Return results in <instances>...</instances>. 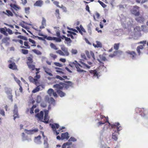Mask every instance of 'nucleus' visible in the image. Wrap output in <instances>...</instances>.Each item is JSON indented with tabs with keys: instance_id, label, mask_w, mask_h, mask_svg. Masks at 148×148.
<instances>
[{
	"instance_id": "1",
	"label": "nucleus",
	"mask_w": 148,
	"mask_h": 148,
	"mask_svg": "<svg viewBox=\"0 0 148 148\" xmlns=\"http://www.w3.org/2000/svg\"><path fill=\"white\" fill-rule=\"evenodd\" d=\"M122 25L125 27L127 26H132L133 23V20L131 18H127L123 15L121 14L120 16Z\"/></svg>"
},
{
	"instance_id": "2",
	"label": "nucleus",
	"mask_w": 148,
	"mask_h": 148,
	"mask_svg": "<svg viewBox=\"0 0 148 148\" xmlns=\"http://www.w3.org/2000/svg\"><path fill=\"white\" fill-rule=\"evenodd\" d=\"M129 57L133 60H136L137 58L138 55L136 53L133 51H127L126 52Z\"/></svg>"
},
{
	"instance_id": "3",
	"label": "nucleus",
	"mask_w": 148,
	"mask_h": 148,
	"mask_svg": "<svg viewBox=\"0 0 148 148\" xmlns=\"http://www.w3.org/2000/svg\"><path fill=\"white\" fill-rule=\"evenodd\" d=\"M44 115V113L43 111H41L40 113H38L36 114L35 116L37 118H38L39 120H40L43 122H45L46 123H48V121L45 120V121H42L43 119Z\"/></svg>"
},
{
	"instance_id": "4",
	"label": "nucleus",
	"mask_w": 148,
	"mask_h": 148,
	"mask_svg": "<svg viewBox=\"0 0 148 148\" xmlns=\"http://www.w3.org/2000/svg\"><path fill=\"white\" fill-rule=\"evenodd\" d=\"M139 8L137 6H134L131 11L132 13L135 16H138L140 14Z\"/></svg>"
},
{
	"instance_id": "5",
	"label": "nucleus",
	"mask_w": 148,
	"mask_h": 148,
	"mask_svg": "<svg viewBox=\"0 0 148 148\" xmlns=\"http://www.w3.org/2000/svg\"><path fill=\"white\" fill-rule=\"evenodd\" d=\"M59 125L55 123L51 125V127L53 129L54 133H56V135H58L59 134V132H58L56 130V129H58L59 127Z\"/></svg>"
},
{
	"instance_id": "6",
	"label": "nucleus",
	"mask_w": 148,
	"mask_h": 148,
	"mask_svg": "<svg viewBox=\"0 0 148 148\" xmlns=\"http://www.w3.org/2000/svg\"><path fill=\"white\" fill-rule=\"evenodd\" d=\"M38 131V129L36 128L32 130H28L26 129H25V132L26 133L28 134H32Z\"/></svg>"
},
{
	"instance_id": "7",
	"label": "nucleus",
	"mask_w": 148,
	"mask_h": 148,
	"mask_svg": "<svg viewBox=\"0 0 148 148\" xmlns=\"http://www.w3.org/2000/svg\"><path fill=\"white\" fill-rule=\"evenodd\" d=\"M64 82L61 83V84L63 85V87H64L66 89H68L73 85L72 82L71 81H66Z\"/></svg>"
},
{
	"instance_id": "8",
	"label": "nucleus",
	"mask_w": 148,
	"mask_h": 148,
	"mask_svg": "<svg viewBox=\"0 0 148 148\" xmlns=\"http://www.w3.org/2000/svg\"><path fill=\"white\" fill-rule=\"evenodd\" d=\"M13 113L14 119L15 120L16 118H18V107L16 104L14 105Z\"/></svg>"
},
{
	"instance_id": "9",
	"label": "nucleus",
	"mask_w": 148,
	"mask_h": 148,
	"mask_svg": "<svg viewBox=\"0 0 148 148\" xmlns=\"http://www.w3.org/2000/svg\"><path fill=\"white\" fill-rule=\"evenodd\" d=\"M89 72L90 73L93 75V78L97 77V79L98 78L99 74L98 73V71H97L96 70H91Z\"/></svg>"
},
{
	"instance_id": "10",
	"label": "nucleus",
	"mask_w": 148,
	"mask_h": 148,
	"mask_svg": "<svg viewBox=\"0 0 148 148\" xmlns=\"http://www.w3.org/2000/svg\"><path fill=\"white\" fill-rule=\"evenodd\" d=\"M8 32L9 33V29H7L6 27H4V28H0V32L5 36L8 35V34L6 32Z\"/></svg>"
},
{
	"instance_id": "11",
	"label": "nucleus",
	"mask_w": 148,
	"mask_h": 148,
	"mask_svg": "<svg viewBox=\"0 0 148 148\" xmlns=\"http://www.w3.org/2000/svg\"><path fill=\"white\" fill-rule=\"evenodd\" d=\"M61 49L64 53L65 56H69V53L68 51V48H67L63 46L61 47Z\"/></svg>"
},
{
	"instance_id": "12",
	"label": "nucleus",
	"mask_w": 148,
	"mask_h": 148,
	"mask_svg": "<svg viewBox=\"0 0 148 148\" xmlns=\"http://www.w3.org/2000/svg\"><path fill=\"white\" fill-rule=\"evenodd\" d=\"M45 101L47 100L49 103L50 104H52L54 105L55 104V100L52 97H51L49 98L48 96H46L45 99Z\"/></svg>"
},
{
	"instance_id": "13",
	"label": "nucleus",
	"mask_w": 148,
	"mask_h": 148,
	"mask_svg": "<svg viewBox=\"0 0 148 148\" xmlns=\"http://www.w3.org/2000/svg\"><path fill=\"white\" fill-rule=\"evenodd\" d=\"M144 45H140L138 46L136 49V51L138 53V56H140L142 54L141 51L143 50L144 48Z\"/></svg>"
},
{
	"instance_id": "14",
	"label": "nucleus",
	"mask_w": 148,
	"mask_h": 148,
	"mask_svg": "<svg viewBox=\"0 0 148 148\" xmlns=\"http://www.w3.org/2000/svg\"><path fill=\"white\" fill-rule=\"evenodd\" d=\"M10 69L13 70H18L16 65L14 62H12L10 60Z\"/></svg>"
},
{
	"instance_id": "15",
	"label": "nucleus",
	"mask_w": 148,
	"mask_h": 148,
	"mask_svg": "<svg viewBox=\"0 0 148 148\" xmlns=\"http://www.w3.org/2000/svg\"><path fill=\"white\" fill-rule=\"evenodd\" d=\"M43 1L41 0H38L36 1L35 3L34 4V5L38 7H41L43 4Z\"/></svg>"
},
{
	"instance_id": "16",
	"label": "nucleus",
	"mask_w": 148,
	"mask_h": 148,
	"mask_svg": "<svg viewBox=\"0 0 148 148\" xmlns=\"http://www.w3.org/2000/svg\"><path fill=\"white\" fill-rule=\"evenodd\" d=\"M42 68L43 69L45 72L47 74H48L50 76H53V74L50 72L51 71V70L50 69L44 66H43Z\"/></svg>"
},
{
	"instance_id": "17",
	"label": "nucleus",
	"mask_w": 148,
	"mask_h": 148,
	"mask_svg": "<svg viewBox=\"0 0 148 148\" xmlns=\"http://www.w3.org/2000/svg\"><path fill=\"white\" fill-rule=\"evenodd\" d=\"M69 137V134L68 132H65L64 133H62L61 136V138L62 140L66 139L68 140Z\"/></svg>"
},
{
	"instance_id": "18",
	"label": "nucleus",
	"mask_w": 148,
	"mask_h": 148,
	"mask_svg": "<svg viewBox=\"0 0 148 148\" xmlns=\"http://www.w3.org/2000/svg\"><path fill=\"white\" fill-rule=\"evenodd\" d=\"M145 27V26L143 25H141V28L139 26H136L134 28V30L135 32H136L137 31L138 32H139L143 30L144 27Z\"/></svg>"
},
{
	"instance_id": "19",
	"label": "nucleus",
	"mask_w": 148,
	"mask_h": 148,
	"mask_svg": "<svg viewBox=\"0 0 148 148\" xmlns=\"http://www.w3.org/2000/svg\"><path fill=\"white\" fill-rule=\"evenodd\" d=\"M135 19L138 22L140 23H143L145 20L144 18L142 16L137 17Z\"/></svg>"
},
{
	"instance_id": "20",
	"label": "nucleus",
	"mask_w": 148,
	"mask_h": 148,
	"mask_svg": "<svg viewBox=\"0 0 148 148\" xmlns=\"http://www.w3.org/2000/svg\"><path fill=\"white\" fill-rule=\"evenodd\" d=\"M40 138L41 136L40 135H38L37 137H35L34 138V142L37 144H40L41 143V142L40 141Z\"/></svg>"
},
{
	"instance_id": "21",
	"label": "nucleus",
	"mask_w": 148,
	"mask_h": 148,
	"mask_svg": "<svg viewBox=\"0 0 148 148\" xmlns=\"http://www.w3.org/2000/svg\"><path fill=\"white\" fill-rule=\"evenodd\" d=\"M22 140L23 141L26 140L28 142H29L31 141V139L30 138H27V136H25V134L24 133H22Z\"/></svg>"
},
{
	"instance_id": "22",
	"label": "nucleus",
	"mask_w": 148,
	"mask_h": 148,
	"mask_svg": "<svg viewBox=\"0 0 148 148\" xmlns=\"http://www.w3.org/2000/svg\"><path fill=\"white\" fill-rule=\"evenodd\" d=\"M62 82H60L59 84H56L53 86V88H56L58 89H62L63 88V85L61 84Z\"/></svg>"
},
{
	"instance_id": "23",
	"label": "nucleus",
	"mask_w": 148,
	"mask_h": 148,
	"mask_svg": "<svg viewBox=\"0 0 148 148\" xmlns=\"http://www.w3.org/2000/svg\"><path fill=\"white\" fill-rule=\"evenodd\" d=\"M56 90L57 93L60 95L61 97H62L65 96L66 94L64 92H62V91L60 90Z\"/></svg>"
},
{
	"instance_id": "24",
	"label": "nucleus",
	"mask_w": 148,
	"mask_h": 148,
	"mask_svg": "<svg viewBox=\"0 0 148 148\" xmlns=\"http://www.w3.org/2000/svg\"><path fill=\"white\" fill-rule=\"evenodd\" d=\"M29 79L30 82L33 83L34 82L35 84L37 85L36 84L38 83V80L37 79L34 78L32 76H30L29 77Z\"/></svg>"
},
{
	"instance_id": "25",
	"label": "nucleus",
	"mask_w": 148,
	"mask_h": 148,
	"mask_svg": "<svg viewBox=\"0 0 148 148\" xmlns=\"http://www.w3.org/2000/svg\"><path fill=\"white\" fill-rule=\"evenodd\" d=\"M122 53V52L120 51H115L114 52V53L113 54H110L109 55V57L113 58L117 54L119 53L120 54H121Z\"/></svg>"
},
{
	"instance_id": "26",
	"label": "nucleus",
	"mask_w": 148,
	"mask_h": 148,
	"mask_svg": "<svg viewBox=\"0 0 148 148\" xmlns=\"http://www.w3.org/2000/svg\"><path fill=\"white\" fill-rule=\"evenodd\" d=\"M143 110L144 112L141 115L145 118H148V113L147 114V113L148 112V110H144V108H143Z\"/></svg>"
},
{
	"instance_id": "27",
	"label": "nucleus",
	"mask_w": 148,
	"mask_h": 148,
	"mask_svg": "<svg viewBox=\"0 0 148 148\" xmlns=\"http://www.w3.org/2000/svg\"><path fill=\"white\" fill-rule=\"evenodd\" d=\"M32 63L29 62H27V65L29 69H31L32 70H34L35 69V66L34 65L32 64Z\"/></svg>"
},
{
	"instance_id": "28",
	"label": "nucleus",
	"mask_w": 148,
	"mask_h": 148,
	"mask_svg": "<svg viewBox=\"0 0 148 148\" xmlns=\"http://www.w3.org/2000/svg\"><path fill=\"white\" fill-rule=\"evenodd\" d=\"M75 67L77 69V71L79 73L86 72V71L81 69L80 67L78 66V65H75Z\"/></svg>"
},
{
	"instance_id": "29",
	"label": "nucleus",
	"mask_w": 148,
	"mask_h": 148,
	"mask_svg": "<svg viewBox=\"0 0 148 148\" xmlns=\"http://www.w3.org/2000/svg\"><path fill=\"white\" fill-rule=\"evenodd\" d=\"M99 56L101 60L104 61H108V60L106 58L104 54L99 55Z\"/></svg>"
},
{
	"instance_id": "30",
	"label": "nucleus",
	"mask_w": 148,
	"mask_h": 148,
	"mask_svg": "<svg viewBox=\"0 0 148 148\" xmlns=\"http://www.w3.org/2000/svg\"><path fill=\"white\" fill-rule=\"evenodd\" d=\"M9 40V38L6 37L3 39L2 41L3 43H5L6 45H8V41Z\"/></svg>"
},
{
	"instance_id": "31",
	"label": "nucleus",
	"mask_w": 148,
	"mask_h": 148,
	"mask_svg": "<svg viewBox=\"0 0 148 148\" xmlns=\"http://www.w3.org/2000/svg\"><path fill=\"white\" fill-rule=\"evenodd\" d=\"M10 6L12 8H14L16 10H17V9H20V8L19 7H18L17 5L15 4H10Z\"/></svg>"
},
{
	"instance_id": "32",
	"label": "nucleus",
	"mask_w": 148,
	"mask_h": 148,
	"mask_svg": "<svg viewBox=\"0 0 148 148\" xmlns=\"http://www.w3.org/2000/svg\"><path fill=\"white\" fill-rule=\"evenodd\" d=\"M59 37V38H58L56 37H53V40H55L56 42H60L61 41V38H62V39H63V38H62L61 36H60V37Z\"/></svg>"
},
{
	"instance_id": "33",
	"label": "nucleus",
	"mask_w": 148,
	"mask_h": 148,
	"mask_svg": "<svg viewBox=\"0 0 148 148\" xmlns=\"http://www.w3.org/2000/svg\"><path fill=\"white\" fill-rule=\"evenodd\" d=\"M53 3L56 5L57 7H59L60 8H62L63 9H65L66 10V8L65 7H64L63 5H62V7H60V6H59L58 5L59 4V2L57 1H54L53 2Z\"/></svg>"
},
{
	"instance_id": "34",
	"label": "nucleus",
	"mask_w": 148,
	"mask_h": 148,
	"mask_svg": "<svg viewBox=\"0 0 148 148\" xmlns=\"http://www.w3.org/2000/svg\"><path fill=\"white\" fill-rule=\"evenodd\" d=\"M32 51L38 55H41L42 54L41 52L38 50L34 49H33Z\"/></svg>"
},
{
	"instance_id": "35",
	"label": "nucleus",
	"mask_w": 148,
	"mask_h": 148,
	"mask_svg": "<svg viewBox=\"0 0 148 148\" xmlns=\"http://www.w3.org/2000/svg\"><path fill=\"white\" fill-rule=\"evenodd\" d=\"M56 53L59 54L61 56H65L64 55V53L62 50H59L56 51Z\"/></svg>"
},
{
	"instance_id": "36",
	"label": "nucleus",
	"mask_w": 148,
	"mask_h": 148,
	"mask_svg": "<svg viewBox=\"0 0 148 148\" xmlns=\"http://www.w3.org/2000/svg\"><path fill=\"white\" fill-rule=\"evenodd\" d=\"M54 90L52 88L49 89L47 91V93L50 96H51Z\"/></svg>"
},
{
	"instance_id": "37",
	"label": "nucleus",
	"mask_w": 148,
	"mask_h": 148,
	"mask_svg": "<svg viewBox=\"0 0 148 148\" xmlns=\"http://www.w3.org/2000/svg\"><path fill=\"white\" fill-rule=\"evenodd\" d=\"M119 43H115L114 45V48L115 50H117L119 48Z\"/></svg>"
},
{
	"instance_id": "38",
	"label": "nucleus",
	"mask_w": 148,
	"mask_h": 148,
	"mask_svg": "<svg viewBox=\"0 0 148 148\" xmlns=\"http://www.w3.org/2000/svg\"><path fill=\"white\" fill-rule=\"evenodd\" d=\"M40 88V86H37L36 88L34 89L32 91V92L34 93L36 92H37L38 91Z\"/></svg>"
},
{
	"instance_id": "39",
	"label": "nucleus",
	"mask_w": 148,
	"mask_h": 148,
	"mask_svg": "<svg viewBox=\"0 0 148 148\" xmlns=\"http://www.w3.org/2000/svg\"><path fill=\"white\" fill-rule=\"evenodd\" d=\"M51 47L55 50H57L58 49V48H57L56 45L53 43H51L50 44Z\"/></svg>"
},
{
	"instance_id": "40",
	"label": "nucleus",
	"mask_w": 148,
	"mask_h": 148,
	"mask_svg": "<svg viewBox=\"0 0 148 148\" xmlns=\"http://www.w3.org/2000/svg\"><path fill=\"white\" fill-rule=\"evenodd\" d=\"M18 38L25 40H27V37L21 35L18 36Z\"/></svg>"
},
{
	"instance_id": "41",
	"label": "nucleus",
	"mask_w": 148,
	"mask_h": 148,
	"mask_svg": "<svg viewBox=\"0 0 148 148\" xmlns=\"http://www.w3.org/2000/svg\"><path fill=\"white\" fill-rule=\"evenodd\" d=\"M42 25L46 26V20L44 17H42V21L41 23Z\"/></svg>"
},
{
	"instance_id": "42",
	"label": "nucleus",
	"mask_w": 148,
	"mask_h": 148,
	"mask_svg": "<svg viewBox=\"0 0 148 148\" xmlns=\"http://www.w3.org/2000/svg\"><path fill=\"white\" fill-rule=\"evenodd\" d=\"M71 53L72 54H76L77 53V51L76 49H72L71 50Z\"/></svg>"
},
{
	"instance_id": "43",
	"label": "nucleus",
	"mask_w": 148,
	"mask_h": 148,
	"mask_svg": "<svg viewBox=\"0 0 148 148\" xmlns=\"http://www.w3.org/2000/svg\"><path fill=\"white\" fill-rule=\"evenodd\" d=\"M41 100V97L40 96H38L37 97L36 99V102L37 103H40Z\"/></svg>"
},
{
	"instance_id": "44",
	"label": "nucleus",
	"mask_w": 148,
	"mask_h": 148,
	"mask_svg": "<svg viewBox=\"0 0 148 148\" xmlns=\"http://www.w3.org/2000/svg\"><path fill=\"white\" fill-rule=\"evenodd\" d=\"M21 51L22 53L24 54H28V51L27 50L25 49H22Z\"/></svg>"
},
{
	"instance_id": "45",
	"label": "nucleus",
	"mask_w": 148,
	"mask_h": 148,
	"mask_svg": "<svg viewBox=\"0 0 148 148\" xmlns=\"http://www.w3.org/2000/svg\"><path fill=\"white\" fill-rule=\"evenodd\" d=\"M98 2L103 7V8H105L106 6V5L103 2L99 0L98 1Z\"/></svg>"
},
{
	"instance_id": "46",
	"label": "nucleus",
	"mask_w": 148,
	"mask_h": 148,
	"mask_svg": "<svg viewBox=\"0 0 148 148\" xmlns=\"http://www.w3.org/2000/svg\"><path fill=\"white\" fill-rule=\"evenodd\" d=\"M97 45V47H101L102 44L101 42L98 41H96Z\"/></svg>"
},
{
	"instance_id": "47",
	"label": "nucleus",
	"mask_w": 148,
	"mask_h": 148,
	"mask_svg": "<svg viewBox=\"0 0 148 148\" xmlns=\"http://www.w3.org/2000/svg\"><path fill=\"white\" fill-rule=\"evenodd\" d=\"M77 141V139H75V138L73 137H71L69 139V140L68 142H70V141H72L73 142H75Z\"/></svg>"
},
{
	"instance_id": "48",
	"label": "nucleus",
	"mask_w": 148,
	"mask_h": 148,
	"mask_svg": "<svg viewBox=\"0 0 148 148\" xmlns=\"http://www.w3.org/2000/svg\"><path fill=\"white\" fill-rule=\"evenodd\" d=\"M80 62L83 64L84 66H85L86 67L87 69H89L90 68V66H89L88 65H87V64H86L85 63H84L83 62H82V61H80Z\"/></svg>"
},
{
	"instance_id": "49",
	"label": "nucleus",
	"mask_w": 148,
	"mask_h": 148,
	"mask_svg": "<svg viewBox=\"0 0 148 148\" xmlns=\"http://www.w3.org/2000/svg\"><path fill=\"white\" fill-rule=\"evenodd\" d=\"M54 64L56 66L60 67H61L62 66V64H60L58 62H55L54 63Z\"/></svg>"
},
{
	"instance_id": "50",
	"label": "nucleus",
	"mask_w": 148,
	"mask_h": 148,
	"mask_svg": "<svg viewBox=\"0 0 148 148\" xmlns=\"http://www.w3.org/2000/svg\"><path fill=\"white\" fill-rule=\"evenodd\" d=\"M112 138L114 139L115 141H116L118 139V137L114 133L112 134Z\"/></svg>"
},
{
	"instance_id": "51",
	"label": "nucleus",
	"mask_w": 148,
	"mask_h": 148,
	"mask_svg": "<svg viewBox=\"0 0 148 148\" xmlns=\"http://www.w3.org/2000/svg\"><path fill=\"white\" fill-rule=\"evenodd\" d=\"M30 10V8L29 7H27L25 8V12L27 14H29V10Z\"/></svg>"
},
{
	"instance_id": "52",
	"label": "nucleus",
	"mask_w": 148,
	"mask_h": 148,
	"mask_svg": "<svg viewBox=\"0 0 148 148\" xmlns=\"http://www.w3.org/2000/svg\"><path fill=\"white\" fill-rule=\"evenodd\" d=\"M86 54L87 56V57L89 58H90V53L89 51H85Z\"/></svg>"
},
{
	"instance_id": "53",
	"label": "nucleus",
	"mask_w": 148,
	"mask_h": 148,
	"mask_svg": "<svg viewBox=\"0 0 148 148\" xmlns=\"http://www.w3.org/2000/svg\"><path fill=\"white\" fill-rule=\"evenodd\" d=\"M28 42L27 41H25L24 42V45L27 47V48L29 49L30 48V47L28 45Z\"/></svg>"
},
{
	"instance_id": "54",
	"label": "nucleus",
	"mask_w": 148,
	"mask_h": 148,
	"mask_svg": "<svg viewBox=\"0 0 148 148\" xmlns=\"http://www.w3.org/2000/svg\"><path fill=\"white\" fill-rule=\"evenodd\" d=\"M50 56L54 59L56 58L57 57V56L56 55L54 54L53 53H50Z\"/></svg>"
},
{
	"instance_id": "55",
	"label": "nucleus",
	"mask_w": 148,
	"mask_h": 148,
	"mask_svg": "<svg viewBox=\"0 0 148 148\" xmlns=\"http://www.w3.org/2000/svg\"><path fill=\"white\" fill-rule=\"evenodd\" d=\"M44 144L45 146L46 147H48V144L47 142V140H44Z\"/></svg>"
},
{
	"instance_id": "56",
	"label": "nucleus",
	"mask_w": 148,
	"mask_h": 148,
	"mask_svg": "<svg viewBox=\"0 0 148 148\" xmlns=\"http://www.w3.org/2000/svg\"><path fill=\"white\" fill-rule=\"evenodd\" d=\"M65 40L66 41L69 42L70 43H71L72 41L71 39L70 38L68 37H66L65 38Z\"/></svg>"
},
{
	"instance_id": "57",
	"label": "nucleus",
	"mask_w": 148,
	"mask_h": 148,
	"mask_svg": "<svg viewBox=\"0 0 148 148\" xmlns=\"http://www.w3.org/2000/svg\"><path fill=\"white\" fill-rule=\"evenodd\" d=\"M56 36L58 37H60V31L59 29H57L56 30Z\"/></svg>"
},
{
	"instance_id": "58",
	"label": "nucleus",
	"mask_w": 148,
	"mask_h": 148,
	"mask_svg": "<svg viewBox=\"0 0 148 148\" xmlns=\"http://www.w3.org/2000/svg\"><path fill=\"white\" fill-rule=\"evenodd\" d=\"M6 13L4 11H3L2 12V13L3 14H5L6 15H7L8 16H9V10H6Z\"/></svg>"
},
{
	"instance_id": "59",
	"label": "nucleus",
	"mask_w": 148,
	"mask_h": 148,
	"mask_svg": "<svg viewBox=\"0 0 148 148\" xmlns=\"http://www.w3.org/2000/svg\"><path fill=\"white\" fill-rule=\"evenodd\" d=\"M67 32L69 34H70L73 35H75L76 34L75 33L72 31H68Z\"/></svg>"
},
{
	"instance_id": "60",
	"label": "nucleus",
	"mask_w": 148,
	"mask_h": 148,
	"mask_svg": "<svg viewBox=\"0 0 148 148\" xmlns=\"http://www.w3.org/2000/svg\"><path fill=\"white\" fill-rule=\"evenodd\" d=\"M117 130V132L119 134V132L121 130H122V127L120 126L119 127H118V126H117V127H116Z\"/></svg>"
},
{
	"instance_id": "61",
	"label": "nucleus",
	"mask_w": 148,
	"mask_h": 148,
	"mask_svg": "<svg viewBox=\"0 0 148 148\" xmlns=\"http://www.w3.org/2000/svg\"><path fill=\"white\" fill-rule=\"evenodd\" d=\"M27 60L29 61V62H29L31 63H32L33 62L32 59L31 57H28V58Z\"/></svg>"
},
{
	"instance_id": "62",
	"label": "nucleus",
	"mask_w": 148,
	"mask_h": 148,
	"mask_svg": "<svg viewBox=\"0 0 148 148\" xmlns=\"http://www.w3.org/2000/svg\"><path fill=\"white\" fill-rule=\"evenodd\" d=\"M90 54L91 56L93 58V60H95V58L94 53L92 51H90Z\"/></svg>"
},
{
	"instance_id": "63",
	"label": "nucleus",
	"mask_w": 148,
	"mask_h": 148,
	"mask_svg": "<svg viewBox=\"0 0 148 148\" xmlns=\"http://www.w3.org/2000/svg\"><path fill=\"white\" fill-rule=\"evenodd\" d=\"M90 54L91 56L93 58V60H95V58L94 53L92 51H90Z\"/></svg>"
},
{
	"instance_id": "64",
	"label": "nucleus",
	"mask_w": 148,
	"mask_h": 148,
	"mask_svg": "<svg viewBox=\"0 0 148 148\" xmlns=\"http://www.w3.org/2000/svg\"><path fill=\"white\" fill-rule=\"evenodd\" d=\"M0 114L3 116L5 115V112L2 109L0 110Z\"/></svg>"
}]
</instances>
